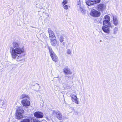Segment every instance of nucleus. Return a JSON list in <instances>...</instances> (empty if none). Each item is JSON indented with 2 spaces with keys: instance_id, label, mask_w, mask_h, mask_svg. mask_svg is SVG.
<instances>
[{
  "instance_id": "23",
  "label": "nucleus",
  "mask_w": 122,
  "mask_h": 122,
  "mask_svg": "<svg viewBox=\"0 0 122 122\" xmlns=\"http://www.w3.org/2000/svg\"><path fill=\"white\" fill-rule=\"evenodd\" d=\"M52 114L53 115H56V113L57 112V111H55L53 110H52Z\"/></svg>"
},
{
  "instance_id": "18",
  "label": "nucleus",
  "mask_w": 122,
  "mask_h": 122,
  "mask_svg": "<svg viewBox=\"0 0 122 122\" xmlns=\"http://www.w3.org/2000/svg\"><path fill=\"white\" fill-rule=\"evenodd\" d=\"M51 43L52 46H55L56 45V39H51Z\"/></svg>"
},
{
  "instance_id": "30",
  "label": "nucleus",
  "mask_w": 122,
  "mask_h": 122,
  "mask_svg": "<svg viewBox=\"0 0 122 122\" xmlns=\"http://www.w3.org/2000/svg\"><path fill=\"white\" fill-rule=\"evenodd\" d=\"M72 109H73V110H74V108L73 107V108H72Z\"/></svg>"
},
{
  "instance_id": "1",
  "label": "nucleus",
  "mask_w": 122,
  "mask_h": 122,
  "mask_svg": "<svg viewBox=\"0 0 122 122\" xmlns=\"http://www.w3.org/2000/svg\"><path fill=\"white\" fill-rule=\"evenodd\" d=\"M10 52L13 58L15 60L18 61H24V60L22 57L21 54L23 52V51L20 47L14 48H11Z\"/></svg>"
},
{
  "instance_id": "21",
  "label": "nucleus",
  "mask_w": 122,
  "mask_h": 122,
  "mask_svg": "<svg viewBox=\"0 0 122 122\" xmlns=\"http://www.w3.org/2000/svg\"><path fill=\"white\" fill-rule=\"evenodd\" d=\"M118 31V28L117 27H115L113 29V33L114 34H116L117 33Z\"/></svg>"
},
{
  "instance_id": "19",
  "label": "nucleus",
  "mask_w": 122,
  "mask_h": 122,
  "mask_svg": "<svg viewBox=\"0 0 122 122\" xmlns=\"http://www.w3.org/2000/svg\"><path fill=\"white\" fill-rule=\"evenodd\" d=\"M86 4L89 6L93 5H94L92 2V0H89L86 2Z\"/></svg>"
},
{
  "instance_id": "29",
  "label": "nucleus",
  "mask_w": 122,
  "mask_h": 122,
  "mask_svg": "<svg viewBox=\"0 0 122 122\" xmlns=\"http://www.w3.org/2000/svg\"><path fill=\"white\" fill-rule=\"evenodd\" d=\"M56 78H60L59 77H56Z\"/></svg>"
},
{
  "instance_id": "9",
  "label": "nucleus",
  "mask_w": 122,
  "mask_h": 122,
  "mask_svg": "<svg viewBox=\"0 0 122 122\" xmlns=\"http://www.w3.org/2000/svg\"><path fill=\"white\" fill-rule=\"evenodd\" d=\"M105 25L102 27V29L103 31L106 33H109L110 32V28L112 26L111 24L110 25Z\"/></svg>"
},
{
  "instance_id": "3",
  "label": "nucleus",
  "mask_w": 122,
  "mask_h": 122,
  "mask_svg": "<svg viewBox=\"0 0 122 122\" xmlns=\"http://www.w3.org/2000/svg\"><path fill=\"white\" fill-rule=\"evenodd\" d=\"M24 110L21 107H19L17 109L16 113V118L19 119L22 118L23 116V113H24Z\"/></svg>"
},
{
  "instance_id": "28",
  "label": "nucleus",
  "mask_w": 122,
  "mask_h": 122,
  "mask_svg": "<svg viewBox=\"0 0 122 122\" xmlns=\"http://www.w3.org/2000/svg\"><path fill=\"white\" fill-rule=\"evenodd\" d=\"M100 42H102V40H100Z\"/></svg>"
},
{
  "instance_id": "20",
  "label": "nucleus",
  "mask_w": 122,
  "mask_h": 122,
  "mask_svg": "<svg viewBox=\"0 0 122 122\" xmlns=\"http://www.w3.org/2000/svg\"><path fill=\"white\" fill-rule=\"evenodd\" d=\"M92 1L94 5L95 4L100 3L101 1V0H92Z\"/></svg>"
},
{
  "instance_id": "14",
  "label": "nucleus",
  "mask_w": 122,
  "mask_h": 122,
  "mask_svg": "<svg viewBox=\"0 0 122 122\" xmlns=\"http://www.w3.org/2000/svg\"><path fill=\"white\" fill-rule=\"evenodd\" d=\"M105 6L103 4H100L98 6V9L99 10L102 11L105 8Z\"/></svg>"
},
{
  "instance_id": "17",
  "label": "nucleus",
  "mask_w": 122,
  "mask_h": 122,
  "mask_svg": "<svg viewBox=\"0 0 122 122\" xmlns=\"http://www.w3.org/2000/svg\"><path fill=\"white\" fill-rule=\"evenodd\" d=\"M67 1L66 0H65L62 2V5L63 8L66 10H67L68 8V6L67 5L65 4L67 3Z\"/></svg>"
},
{
  "instance_id": "27",
  "label": "nucleus",
  "mask_w": 122,
  "mask_h": 122,
  "mask_svg": "<svg viewBox=\"0 0 122 122\" xmlns=\"http://www.w3.org/2000/svg\"><path fill=\"white\" fill-rule=\"evenodd\" d=\"M60 41L61 42H62L63 41L62 39H60Z\"/></svg>"
},
{
  "instance_id": "11",
  "label": "nucleus",
  "mask_w": 122,
  "mask_h": 122,
  "mask_svg": "<svg viewBox=\"0 0 122 122\" xmlns=\"http://www.w3.org/2000/svg\"><path fill=\"white\" fill-rule=\"evenodd\" d=\"M64 73L66 74H71L72 72L70 69L68 67H66L63 70Z\"/></svg>"
},
{
  "instance_id": "4",
  "label": "nucleus",
  "mask_w": 122,
  "mask_h": 122,
  "mask_svg": "<svg viewBox=\"0 0 122 122\" xmlns=\"http://www.w3.org/2000/svg\"><path fill=\"white\" fill-rule=\"evenodd\" d=\"M48 48L50 56L53 60L56 62L57 61V57L55 53L52 50L51 48L50 47H49Z\"/></svg>"
},
{
  "instance_id": "2",
  "label": "nucleus",
  "mask_w": 122,
  "mask_h": 122,
  "mask_svg": "<svg viewBox=\"0 0 122 122\" xmlns=\"http://www.w3.org/2000/svg\"><path fill=\"white\" fill-rule=\"evenodd\" d=\"M20 98L21 99H23L21 102V103L23 106L26 107L30 106V98L28 95L25 94H22L20 96Z\"/></svg>"
},
{
  "instance_id": "25",
  "label": "nucleus",
  "mask_w": 122,
  "mask_h": 122,
  "mask_svg": "<svg viewBox=\"0 0 122 122\" xmlns=\"http://www.w3.org/2000/svg\"><path fill=\"white\" fill-rule=\"evenodd\" d=\"M77 6L78 7H80V1H78L77 2Z\"/></svg>"
},
{
  "instance_id": "8",
  "label": "nucleus",
  "mask_w": 122,
  "mask_h": 122,
  "mask_svg": "<svg viewBox=\"0 0 122 122\" xmlns=\"http://www.w3.org/2000/svg\"><path fill=\"white\" fill-rule=\"evenodd\" d=\"M34 116L38 118H42L44 116L43 113L42 112L37 111L34 113Z\"/></svg>"
},
{
  "instance_id": "26",
  "label": "nucleus",
  "mask_w": 122,
  "mask_h": 122,
  "mask_svg": "<svg viewBox=\"0 0 122 122\" xmlns=\"http://www.w3.org/2000/svg\"><path fill=\"white\" fill-rule=\"evenodd\" d=\"M33 122H39L40 121L36 119H33Z\"/></svg>"
},
{
  "instance_id": "22",
  "label": "nucleus",
  "mask_w": 122,
  "mask_h": 122,
  "mask_svg": "<svg viewBox=\"0 0 122 122\" xmlns=\"http://www.w3.org/2000/svg\"><path fill=\"white\" fill-rule=\"evenodd\" d=\"M21 122H30V120L29 119H25L22 120Z\"/></svg>"
},
{
  "instance_id": "13",
  "label": "nucleus",
  "mask_w": 122,
  "mask_h": 122,
  "mask_svg": "<svg viewBox=\"0 0 122 122\" xmlns=\"http://www.w3.org/2000/svg\"><path fill=\"white\" fill-rule=\"evenodd\" d=\"M48 33L50 38H54L55 37L54 33L50 29H48Z\"/></svg>"
},
{
  "instance_id": "7",
  "label": "nucleus",
  "mask_w": 122,
  "mask_h": 122,
  "mask_svg": "<svg viewBox=\"0 0 122 122\" xmlns=\"http://www.w3.org/2000/svg\"><path fill=\"white\" fill-rule=\"evenodd\" d=\"M70 97L71 98L72 101L75 102L76 104H79L78 101L76 96V94H74L73 93H71Z\"/></svg>"
},
{
  "instance_id": "16",
  "label": "nucleus",
  "mask_w": 122,
  "mask_h": 122,
  "mask_svg": "<svg viewBox=\"0 0 122 122\" xmlns=\"http://www.w3.org/2000/svg\"><path fill=\"white\" fill-rule=\"evenodd\" d=\"M56 117L59 120H61L62 119V117L61 113L60 112L57 111L56 115Z\"/></svg>"
},
{
  "instance_id": "10",
  "label": "nucleus",
  "mask_w": 122,
  "mask_h": 122,
  "mask_svg": "<svg viewBox=\"0 0 122 122\" xmlns=\"http://www.w3.org/2000/svg\"><path fill=\"white\" fill-rule=\"evenodd\" d=\"M1 104L0 105V108L4 109H5L7 107V102L5 100H1Z\"/></svg>"
},
{
  "instance_id": "6",
  "label": "nucleus",
  "mask_w": 122,
  "mask_h": 122,
  "mask_svg": "<svg viewBox=\"0 0 122 122\" xmlns=\"http://www.w3.org/2000/svg\"><path fill=\"white\" fill-rule=\"evenodd\" d=\"M101 13L100 12L95 10L92 9L90 13L91 15L94 17H98L100 15Z\"/></svg>"
},
{
  "instance_id": "5",
  "label": "nucleus",
  "mask_w": 122,
  "mask_h": 122,
  "mask_svg": "<svg viewBox=\"0 0 122 122\" xmlns=\"http://www.w3.org/2000/svg\"><path fill=\"white\" fill-rule=\"evenodd\" d=\"M104 20L103 21V25H110L111 24L110 22V16L108 15H105L104 18Z\"/></svg>"
},
{
  "instance_id": "31",
  "label": "nucleus",
  "mask_w": 122,
  "mask_h": 122,
  "mask_svg": "<svg viewBox=\"0 0 122 122\" xmlns=\"http://www.w3.org/2000/svg\"><path fill=\"white\" fill-rule=\"evenodd\" d=\"M11 11H13V10H11Z\"/></svg>"
},
{
  "instance_id": "15",
  "label": "nucleus",
  "mask_w": 122,
  "mask_h": 122,
  "mask_svg": "<svg viewBox=\"0 0 122 122\" xmlns=\"http://www.w3.org/2000/svg\"><path fill=\"white\" fill-rule=\"evenodd\" d=\"M12 46L14 48H16L20 47V43L17 42H14L12 44Z\"/></svg>"
},
{
  "instance_id": "12",
  "label": "nucleus",
  "mask_w": 122,
  "mask_h": 122,
  "mask_svg": "<svg viewBox=\"0 0 122 122\" xmlns=\"http://www.w3.org/2000/svg\"><path fill=\"white\" fill-rule=\"evenodd\" d=\"M113 23L115 26L117 25L118 23L117 17L115 15L113 16Z\"/></svg>"
},
{
  "instance_id": "24",
  "label": "nucleus",
  "mask_w": 122,
  "mask_h": 122,
  "mask_svg": "<svg viewBox=\"0 0 122 122\" xmlns=\"http://www.w3.org/2000/svg\"><path fill=\"white\" fill-rule=\"evenodd\" d=\"M67 53L68 54H71V51L70 50L68 49L67 51Z\"/></svg>"
}]
</instances>
